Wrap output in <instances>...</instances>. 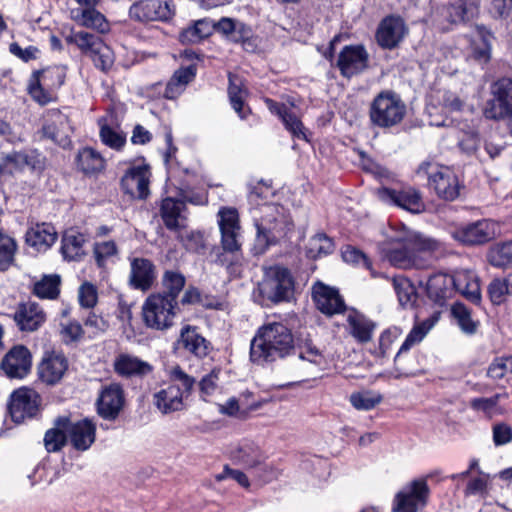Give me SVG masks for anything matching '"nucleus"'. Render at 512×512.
<instances>
[{
  "label": "nucleus",
  "mask_w": 512,
  "mask_h": 512,
  "mask_svg": "<svg viewBox=\"0 0 512 512\" xmlns=\"http://www.w3.org/2000/svg\"><path fill=\"white\" fill-rule=\"evenodd\" d=\"M295 349L294 336L282 322H268L260 326L250 344L252 362L263 364L283 359Z\"/></svg>",
  "instance_id": "1"
},
{
  "label": "nucleus",
  "mask_w": 512,
  "mask_h": 512,
  "mask_svg": "<svg viewBox=\"0 0 512 512\" xmlns=\"http://www.w3.org/2000/svg\"><path fill=\"white\" fill-rule=\"evenodd\" d=\"M387 228L389 232L384 233L388 236L389 243L398 242L402 245L401 248H385L390 262L398 267L405 268L415 264L417 252L431 253L441 246L440 241L420 233H412L406 226Z\"/></svg>",
  "instance_id": "2"
},
{
  "label": "nucleus",
  "mask_w": 512,
  "mask_h": 512,
  "mask_svg": "<svg viewBox=\"0 0 512 512\" xmlns=\"http://www.w3.org/2000/svg\"><path fill=\"white\" fill-rule=\"evenodd\" d=\"M406 114V105L392 91L380 92L372 101L369 109L371 122L380 128L398 125Z\"/></svg>",
  "instance_id": "3"
},
{
  "label": "nucleus",
  "mask_w": 512,
  "mask_h": 512,
  "mask_svg": "<svg viewBox=\"0 0 512 512\" xmlns=\"http://www.w3.org/2000/svg\"><path fill=\"white\" fill-rule=\"evenodd\" d=\"M177 302L164 294H151L142 305V317L148 328L166 330L173 325Z\"/></svg>",
  "instance_id": "4"
},
{
  "label": "nucleus",
  "mask_w": 512,
  "mask_h": 512,
  "mask_svg": "<svg viewBox=\"0 0 512 512\" xmlns=\"http://www.w3.org/2000/svg\"><path fill=\"white\" fill-rule=\"evenodd\" d=\"M65 78L66 71L62 66L35 71L29 80L28 93L34 101L46 105L53 101L54 91L63 85Z\"/></svg>",
  "instance_id": "5"
},
{
  "label": "nucleus",
  "mask_w": 512,
  "mask_h": 512,
  "mask_svg": "<svg viewBox=\"0 0 512 512\" xmlns=\"http://www.w3.org/2000/svg\"><path fill=\"white\" fill-rule=\"evenodd\" d=\"M68 43L75 44L82 52L89 55L96 67L105 71L114 63V53L101 38L85 32H72L66 37Z\"/></svg>",
  "instance_id": "6"
},
{
  "label": "nucleus",
  "mask_w": 512,
  "mask_h": 512,
  "mask_svg": "<svg viewBox=\"0 0 512 512\" xmlns=\"http://www.w3.org/2000/svg\"><path fill=\"white\" fill-rule=\"evenodd\" d=\"M260 292L272 302L289 300L294 290V280L290 271L284 267L269 268L259 286Z\"/></svg>",
  "instance_id": "7"
},
{
  "label": "nucleus",
  "mask_w": 512,
  "mask_h": 512,
  "mask_svg": "<svg viewBox=\"0 0 512 512\" xmlns=\"http://www.w3.org/2000/svg\"><path fill=\"white\" fill-rule=\"evenodd\" d=\"M429 493L426 479L411 481L395 495L392 512H418L426 506Z\"/></svg>",
  "instance_id": "8"
},
{
  "label": "nucleus",
  "mask_w": 512,
  "mask_h": 512,
  "mask_svg": "<svg viewBox=\"0 0 512 512\" xmlns=\"http://www.w3.org/2000/svg\"><path fill=\"white\" fill-rule=\"evenodd\" d=\"M486 118L498 120L512 113V80L500 79L491 87V98L483 108Z\"/></svg>",
  "instance_id": "9"
},
{
  "label": "nucleus",
  "mask_w": 512,
  "mask_h": 512,
  "mask_svg": "<svg viewBox=\"0 0 512 512\" xmlns=\"http://www.w3.org/2000/svg\"><path fill=\"white\" fill-rule=\"evenodd\" d=\"M40 396L30 388L21 387L15 390L8 403V410L15 423H21L26 418L33 417L39 408Z\"/></svg>",
  "instance_id": "10"
},
{
  "label": "nucleus",
  "mask_w": 512,
  "mask_h": 512,
  "mask_svg": "<svg viewBox=\"0 0 512 512\" xmlns=\"http://www.w3.org/2000/svg\"><path fill=\"white\" fill-rule=\"evenodd\" d=\"M59 426L64 427L68 441L77 451H86L96 438V425L89 419L72 422L69 418H59Z\"/></svg>",
  "instance_id": "11"
},
{
  "label": "nucleus",
  "mask_w": 512,
  "mask_h": 512,
  "mask_svg": "<svg viewBox=\"0 0 512 512\" xmlns=\"http://www.w3.org/2000/svg\"><path fill=\"white\" fill-rule=\"evenodd\" d=\"M172 14L170 4L162 0H139L129 9L130 18L138 22L166 21Z\"/></svg>",
  "instance_id": "12"
},
{
  "label": "nucleus",
  "mask_w": 512,
  "mask_h": 512,
  "mask_svg": "<svg viewBox=\"0 0 512 512\" xmlns=\"http://www.w3.org/2000/svg\"><path fill=\"white\" fill-rule=\"evenodd\" d=\"M68 367V359L63 353L46 352L37 367L38 377L46 385L53 386L63 379Z\"/></svg>",
  "instance_id": "13"
},
{
  "label": "nucleus",
  "mask_w": 512,
  "mask_h": 512,
  "mask_svg": "<svg viewBox=\"0 0 512 512\" xmlns=\"http://www.w3.org/2000/svg\"><path fill=\"white\" fill-rule=\"evenodd\" d=\"M312 299L319 311L332 316L345 310V303L338 290L322 282H316L312 287Z\"/></svg>",
  "instance_id": "14"
},
{
  "label": "nucleus",
  "mask_w": 512,
  "mask_h": 512,
  "mask_svg": "<svg viewBox=\"0 0 512 512\" xmlns=\"http://www.w3.org/2000/svg\"><path fill=\"white\" fill-rule=\"evenodd\" d=\"M31 366V353L23 345L14 346L1 362V369L9 378H24L30 372Z\"/></svg>",
  "instance_id": "15"
},
{
  "label": "nucleus",
  "mask_w": 512,
  "mask_h": 512,
  "mask_svg": "<svg viewBox=\"0 0 512 512\" xmlns=\"http://www.w3.org/2000/svg\"><path fill=\"white\" fill-rule=\"evenodd\" d=\"M429 184L437 195L448 201L455 200L460 193V185L455 173L448 167H437L429 172Z\"/></svg>",
  "instance_id": "16"
},
{
  "label": "nucleus",
  "mask_w": 512,
  "mask_h": 512,
  "mask_svg": "<svg viewBox=\"0 0 512 512\" xmlns=\"http://www.w3.org/2000/svg\"><path fill=\"white\" fill-rule=\"evenodd\" d=\"M151 172L148 166L130 168L121 180L126 193L134 198L146 199L149 195V183Z\"/></svg>",
  "instance_id": "17"
},
{
  "label": "nucleus",
  "mask_w": 512,
  "mask_h": 512,
  "mask_svg": "<svg viewBox=\"0 0 512 512\" xmlns=\"http://www.w3.org/2000/svg\"><path fill=\"white\" fill-rule=\"evenodd\" d=\"M378 197L384 202L393 203L411 213H420L424 209L419 193L412 188L401 191L382 188L378 190Z\"/></svg>",
  "instance_id": "18"
},
{
  "label": "nucleus",
  "mask_w": 512,
  "mask_h": 512,
  "mask_svg": "<svg viewBox=\"0 0 512 512\" xmlns=\"http://www.w3.org/2000/svg\"><path fill=\"white\" fill-rule=\"evenodd\" d=\"M368 55L361 46H346L340 53L337 66L341 74L350 78L367 67Z\"/></svg>",
  "instance_id": "19"
},
{
  "label": "nucleus",
  "mask_w": 512,
  "mask_h": 512,
  "mask_svg": "<svg viewBox=\"0 0 512 512\" xmlns=\"http://www.w3.org/2000/svg\"><path fill=\"white\" fill-rule=\"evenodd\" d=\"M407 28L400 17H386L380 23L376 38L380 46L392 49L404 38Z\"/></svg>",
  "instance_id": "20"
},
{
  "label": "nucleus",
  "mask_w": 512,
  "mask_h": 512,
  "mask_svg": "<svg viewBox=\"0 0 512 512\" xmlns=\"http://www.w3.org/2000/svg\"><path fill=\"white\" fill-rule=\"evenodd\" d=\"M14 320L21 331L33 332L46 321V314L39 304L26 302L18 306Z\"/></svg>",
  "instance_id": "21"
},
{
  "label": "nucleus",
  "mask_w": 512,
  "mask_h": 512,
  "mask_svg": "<svg viewBox=\"0 0 512 512\" xmlns=\"http://www.w3.org/2000/svg\"><path fill=\"white\" fill-rule=\"evenodd\" d=\"M124 404L123 390L117 384L105 387L98 401V413L105 419H115Z\"/></svg>",
  "instance_id": "22"
},
{
  "label": "nucleus",
  "mask_w": 512,
  "mask_h": 512,
  "mask_svg": "<svg viewBox=\"0 0 512 512\" xmlns=\"http://www.w3.org/2000/svg\"><path fill=\"white\" fill-rule=\"evenodd\" d=\"M113 367L118 375L126 378L143 377L153 370L151 364L128 353L119 354L114 360Z\"/></svg>",
  "instance_id": "23"
},
{
  "label": "nucleus",
  "mask_w": 512,
  "mask_h": 512,
  "mask_svg": "<svg viewBox=\"0 0 512 512\" xmlns=\"http://www.w3.org/2000/svg\"><path fill=\"white\" fill-rule=\"evenodd\" d=\"M451 281L455 289L467 300L474 304H480L482 295L477 275L470 270H458Z\"/></svg>",
  "instance_id": "24"
},
{
  "label": "nucleus",
  "mask_w": 512,
  "mask_h": 512,
  "mask_svg": "<svg viewBox=\"0 0 512 512\" xmlns=\"http://www.w3.org/2000/svg\"><path fill=\"white\" fill-rule=\"evenodd\" d=\"M450 231L453 238L463 245H481L496 237V233L489 226H452Z\"/></svg>",
  "instance_id": "25"
},
{
  "label": "nucleus",
  "mask_w": 512,
  "mask_h": 512,
  "mask_svg": "<svg viewBox=\"0 0 512 512\" xmlns=\"http://www.w3.org/2000/svg\"><path fill=\"white\" fill-rule=\"evenodd\" d=\"M156 278L155 266L145 258H134L131 261L129 283L142 291L149 290Z\"/></svg>",
  "instance_id": "26"
},
{
  "label": "nucleus",
  "mask_w": 512,
  "mask_h": 512,
  "mask_svg": "<svg viewBox=\"0 0 512 512\" xmlns=\"http://www.w3.org/2000/svg\"><path fill=\"white\" fill-rule=\"evenodd\" d=\"M184 393L180 386L169 384L153 396L154 404L163 413L168 414L183 408Z\"/></svg>",
  "instance_id": "27"
},
{
  "label": "nucleus",
  "mask_w": 512,
  "mask_h": 512,
  "mask_svg": "<svg viewBox=\"0 0 512 512\" xmlns=\"http://www.w3.org/2000/svg\"><path fill=\"white\" fill-rule=\"evenodd\" d=\"M76 166L86 176H96L104 171L106 160L99 151L91 147H84L78 151Z\"/></svg>",
  "instance_id": "28"
},
{
  "label": "nucleus",
  "mask_w": 512,
  "mask_h": 512,
  "mask_svg": "<svg viewBox=\"0 0 512 512\" xmlns=\"http://www.w3.org/2000/svg\"><path fill=\"white\" fill-rule=\"evenodd\" d=\"M349 334L359 343H367L372 339L376 324L363 314L351 311L347 315Z\"/></svg>",
  "instance_id": "29"
},
{
  "label": "nucleus",
  "mask_w": 512,
  "mask_h": 512,
  "mask_svg": "<svg viewBox=\"0 0 512 512\" xmlns=\"http://www.w3.org/2000/svg\"><path fill=\"white\" fill-rule=\"evenodd\" d=\"M54 226H31L26 232V242L37 251H46L57 240Z\"/></svg>",
  "instance_id": "30"
},
{
  "label": "nucleus",
  "mask_w": 512,
  "mask_h": 512,
  "mask_svg": "<svg viewBox=\"0 0 512 512\" xmlns=\"http://www.w3.org/2000/svg\"><path fill=\"white\" fill-rule=\"evenodd\" d=\"M72 19L80 26L105 33L109 30V24L99 11L93 7L76 9L72 11Z\"/></svg>",
  "instance_id": "31"
},
{
  "label": "nucleus",
  "mask_w": 512,
  "mask_h": 512,
  "mask_svg": "<svg viewBox=\"0 0 512 512\" xmlns=\"http://www.w3.org/2000/svg\"><path fill=\"white\" fill-rule=\"evenodd\" d=\"M250 395L249 391H245L239 397H230L225 403L218 405L219 413L236 418H244L250 411L259 408V404L255 402L244 401V397Z\"/></svg>",
  "instance_id": "32"
},
{
  "label": "nucleus",
  "mask_w": 512,
  "mask_h": 512,
  "mask_svg": "<svg viewBox=\"0 0 512 512\" xmlns=\"http://www.w3.org/2000/svg\"><path fill=\"white\" fill-rule=\"evenodd\" d=\"M86 241L84 234L78 232L74 227L65 231L62 238V254L68 260H78L84 255L83 244Z\"/></svg>",
  "instance_id": "33"
},
{
  "label": "nucleus",
  "mask_w": 512,
  "mask_h": 512,
  "mask_svg": "<svg viewBox=\"0 0 512 512\" xmlns=\"http://www.w3.org/2000/svg\"><path fill=\"white\" fill-rule=\"evenodd\" d=\"M67 120L64 116L56 114V119L52 122H47L43 128V136L55 144L66 148L70 146L71 140L66 131Z\"/></svg>",
  "instance_id": "34"
},
{
  "label": "nucleus",
  "mask_w": 512,
  "mask_h": 512,
  "mask_svg": "<svg viewBox=\"0 0 512 512\" xmlns=\"http://www.w3.org/2000/svg\"><path fill=\"white\" fill-rule=\"evenodd\" d=\"M180 341L183 347L197 357H205L209 351L208 342L195 328L186 326L182 329Z\"/></svg>",
  "instance_id": "35"
},
{
  "label": "nucleus",
  "mask_w": 512,
  "mask_h": 512,
  "mask_svg": "<svg viewBox=\"0 0 512 512\" xmlns=\"http://www.w3.org/2000/svg\"><path fill=\"white\" fill-rule=\"evenodd\" d=\"M195 75L196 68L194 65H189L177 70L166 86L165 97L168 99L175 98L182 92L183 88L194 79Z\"/></svg>",
  "instance_id": "36"
},
{
  "label": "nucleus",
  "mask_w": 512,
  "mask_h": 512,
  "mask_svg": "<svg viewBox=\"0 0 512 512\" xmlns=\"http://www.w3.org/2000/svg\"><path fill=\"white\" fill-rule=\"evenodd\" d=\"M228 78V95L230 103L233 109L238 113L240 118L243 119L245 118V114L243 112V105L248 95V91L244 86L243 80L238 75L229 73Z\"/></svg>",
  "instance_id": "37"
},
{
  "label": "nucleus",
  "mask_w": 512,
  "mask_h": 512,
  "mask_svg": "<svg viewBox=\"0 0 512 512\" xmlns=\"http://www.w3.org/2000/svg\"><path fill=\"white\" fill-rule=\"evenodd\" d=\"M212 26L213 29L223 33L234 42H240L248 38L250 34V29L246 25L235 22L230 18H222L217 23L212 24Z\"/></svg>",
  "instance_id": "38"
},
{
  "label": "nucleus",
  "mask_w": 512,
  "mask_h": 512,
  "mask_svg": "<svg viewBox=\"0 0 512 512\" xmlns=\"http://www.w3.org/2000/svg\"><path fill=\"white\" fill-rule=\"evenodd\" d=\"M213 30L209 21L198 20L193 25L183 29L179 35V40L183 44H195L208 37Z\"/></svg>",
  "instance_id": "39"
},
{
  "label": "nucleus",
  "mask_w": 512,
  "mask_h": 512,
  "mask_svg": "<svg viewBox=\"0 0 512 512\" xmlns=\"http://www.w3.org/2000/svg\"><path fill=\"white\" fill-rule=\"evenodd\" d=\"M487 259L496 268H512V241L491 247L487 254Z\"/></svg>",
  "instance_id": "40"
},
{
  "label": "nucleus",
  "mask_w": 512,
  "mask_h": 512,
  "mask_svg": "<svg viewBox=\"0 0 512 512\" xmlns=\"http://www.w3.org/2000/svg\"><path fill=\"white\" fill-rule=\"evenodd\" d=\"M60 283L59 275H44L34 284L33 292L42 299H56L60 293Z\"/></svg>",
  "instance_id": "41"
},
{
  "label": "nucleus",
  "mask_w": 512,
  "mask_h": 512,
  "mask_svg": "<svg viewBox=\"0 0 512 512\" xmlns=\"http://www.w3.org/2000/svg\"><path fill=\"white\" fill-rule=\"evenodd\" d=\"M487 292L494 305L504 303L507 296L512 295V274L507 278L493 279L488 285Z\"/></svg>",
  "instance_id": "42"
},
{
  "label": "nucleus",
  "mask_w": 512,
  "mask_h": 512,
  "mask_svg": "<svg viewBox=\"0 0 512 512\" xmlns=\"http://www.w3.org/2000/svg\"><path fill=\"white\" fill-rule=\"evenodd\" d=\"M383 400L381 393L373 390H363L350 395L349 401L356 410L369 411Z\"/></svg>",
  "instance_id": "43"
},
{
  "label": "nucleus",
  "mask_w": 512,
  "mask_h": 512,
  "mask_svg": "<svg viewBox=\"0 0 512 512\" xmlns=\"http://www.w3.org/2000/svg\"><path fill=\"white\" fill-rule=\"evenodd\" d=\"M99 125V136L104 145L114 150H120L125 145L126 135L122 131L112 128L105 118L99 120Z\"/></svg>",
  "instance_id": "44"
},
{
  "label": "nucleus",
  "mask_w": 512,
  "mask_h": 512,
  "mask_svg": "<svg viewBox=\"0 0 512 512\" xmlns=\"http://www.w3.org/2000/svg\"><path fill=\"white\" fill-rule=\"evenodd\" d=\"M185 282V277L180 272L166 271L162 277V285L165 289L162 294L168 299H173V302H177V297L184 288Z\"/></svg>",
  "instance_id": "45"
},
{
  "label": "nucleus",
  "mask_w": 512,
  "mask_h": 512,
  "mask_svg": "<svg viewBox=\"0 0 512 512\" xmlns=\"http://www.w3.org/2000/svg\"><path fill=\"white\" fill-rule=\"evenodd\" d=\"M437 321L436 317H431L421 323L416 324L407 335L404 343L399 349V353L408 351L413 345L421 342L426 334L432 329Z\"/></svg>",
  "instance_id": "46"
},
{
  "label": "nucleus",
  "mask_w": 512,
  "mask_h": 512,
  "mask_svg": "<svg viewBox=\"0 0 512 512\" xmlns=\"http://www.w3.org/2000/svg\"><path fill=\"white\" fill-rule=\"evenodd\" d=\"M180 237L187 250L199 252L205 247L203 234L198 230H187V226H169Z\"/></svg>",
  "instance_id": "47"
},
{
  "label": "nucleus",
  "mask_w": 512,
  "mask_h": 512,
  "mask_svg": "<svg viewBox=\"0 0 512 512\" xmlns=\"http://www.w3.org/2000/svg\"><path fill=\"white\" fill-rule=\"evenodd\" d=\"M185 204L173 198H166L161 204V216L165 224H177L178 220H184L182 215Z\"/></svg>",
  "instance_id": "48"
},
{
  "label": "nucleus",
  "mask_w": 512,
  "mask_h": 512,
  "mask_svg": "<svg viewBox=\"0 0 512 512\" xmlns=\"http://www.w3.org/2000/svg\"><path fill=\"white\" fill-rule=\"evenodd\" d=\"M499 396L492 397H479L470 401V407L476 411L481 412L488 418H493L495 415H502L504 409L498 406Z\"/></svg>",
  "instance_id": "49"
},
{
  "label": "nucleus",
  "mask_w": 512,
  "mask_h": 512,
  "mask_svg": "<svg viewBox=\"0 0 512 512\" xmlns=\"http://www.w3.org/2000/svg\"><path fill=\"white\" fill-rule=\"evenodd\" d=\"M393 287L401 306L408 307L413 305L416 300V292L414 286L408 279L395 277L393 279Z\"/></svg>",
  "instance_id": "50"
},
{
  "label": "nucleus",
  "mask_w": 512,
  "mask_h": 512,
  "mask_svg": "<svg viewBox=\"0 0 512 512\" xmlns=\"http://www.w3.org/2000/svg\"><path fill=\"white\" fill-rule=\"evenodd\" d=\"M334 244L325 234H316L310 238L307 246V255L316 258L322 254L326 255L333 251Z\"/></svg>",
  "instance_id": "51"
},
{
  "label": "nucleus",
  "mask_w": 512,
  "mask_h": 512,
  "mask_svg": "<svg viewBox=\"0 0 512 512\" xmlns=\"http://www.w3.org/2000/svg\"><path fill=\"white\" fill-rule=\"evenodd\" d=\"M68 441L64 427L59 426V419L55 422V427L48 430L44 437V444L48 452L59 451Z\"/></svg>",
  "instance_id": "52"
},
{
  "label": "nucleus",
  "mask_w": 512,
  "mask_h": 512,
  "mask_svg": "<svg viewBox=\"0 0 512 512\" xmlns=\"http://www.w3.org/2000/svg\"><path fill=\"white\" fill-rule=\"evenodd\" d=\"M16 250L17 245L12 237L0 236V271H6L14 264Z\"/></svg>",
  "instance_id": "53"
},
{
  "label": "nucleus",
  "mask_w": 512,
  "mask_h": 512,
  "mask_svg": "<svg viewBox=\"0 0 512 512\" xmlns=\"http://www.w3.org/2000/svg\"><path fill=\"white\" fill-rule=\"evenodd\" d=\"M451 312L463 332L473 334L476 331L477 324L472 320L471 313L464 304H453Z\"/></svg>",
  "instance_id": "54"
},
{
  "label": "nucleus",
  "mask_w": 512,
  "mask_h": 512,
  "mask_svg": "<svg viewBox=\"0 0 512 512\" xmlns=\"http://www.w3.org/2000/svg\"><path fill=\"white\" fill-rule=\"evenodd\" d=\"M241 226H220L222 246L225 251L236 252L241 247Z\"/></svg>",
  "instance_id": "55"
},
{
  "label": "nucleus",
  "mask_w": 512,
  "mask_h": 512,
  "mask_svg": "<svg viewBox=\"0 0 512 512\" xmlns=\"http://www.w3.org/2000/svg\"><path fill=\"white\" fill-rule=\"evenodd\" d=\"M21 151H12L3 155L0 162V179L6 175L22 172Z\"/></svg>",
  "instance_id": "56"
},
{
  "label": "nucleus",
  "mask_w": 512,
  "mask_h": 512,
  "mask_svg": "<svg viewBox=\"0 0 512 512\" xmlns=\"http://www.w3.org/2000/svg\"><path fill=\"white\" fill-rule=\"evenodd\" d=\"M23 170L26 168L31 172L40 174L46 166V158L37 150L21 151Z\"/></svg>",
  "instance_id": "57"
},
{
  "label": "nucleus",
  "mask_w": 512,
  "mask_h": 512,
  "mask_svg": "<svg viewBox=\"0 0 512 512\" xmlns=\"http://www.w3.org/2000/svg\"><path fill=\"white\" fill-rule=\"evenodd\" d=\"M83 333L82 326L75 320H67L60 323L59 334L65 344L79 341Z\"/></svg>",
  "instance_id": "58"
},
{
  "label": "nucleus",
  "mask_w": 512,
  "mask_h": 512,
  "mask_svg": "<svg viewBox=\"0 0 512 512\" xmlns=\"http://www.w3.org/2000/svg\"><path fill=\"white\" fill-rule=\"evenodd\" d=\"M507 373H512V356L495 358L487 370V376L494 380L502 379Z\"/></svg>",
  "instance_id": "59"
},
{
  "label": "nucleus",
  "mask_w": 512,
  "mask_h": 512,
  "mask_svg": "<svg viewBox=\"0 0 512 512\" xmlns=\"http://www.w3.org/2000/svg\"><path fill=\"white\" fill-rule=\"evenodd\" d=\"M166 373L172 384H181L180 388L183 393H189L192 390L195 379L185 373L180 366H172L166 370Z\"/></svg>",
  "instance_id": "60"
},
{
  "label": "nucleus",
  "mask_w": 512,
  "mask_h": 512,
  "mask_svg": "<svg viewBox=\"0 0 512 512\" xmlns=\"http://www.w3.org/2000/svg\"><path fill=\"white\" fill-rule=\"evenodd\" d=\"M277 115L282 119L285 127L297 137L304 136L303 125L299 118L288 108H278Z\"/></svg>",
  "instance_id": "61"
},
{
  "label": "nucleus",
  "mask_w": 512,
  "mask_h": 512,
  "mask_svg": "<svg viewBox=\"0 0 512 512\" xmlns=\"http://www.w3.org/2000/svg\"><path fill=\"white\" fill-rule=\"evenodd\" d=\"M299 358L318 366L324 362L322 352L310 341L299 346Z\"/></svg>",
  "instance_id": "62"
},
{
  "label": "nucleus",
  "mask_w": 512,
  "mask_h": 512,
  "mask_svg": "<svg viewBox=\"0 0 512 512\" xmlns=\"http://www.w3.org/2000/svg\"><path fill=\"white\" fill-rule=\"evenodd\" d=\"M493 442L503 446L512 441V427L505 422H497L492 426Z\"/></svg>",
  "instance_id": "63"
},
{
  "label": "nucleus",
  "mask_w": 512,
  "mask_h": 512,
  "mask_svg": "<svg viewBox=\"0 0 512 512\" xmlns=\"http://www.w3.org/2000/svg\"><path fill=\"white\" fill-rule=\"evenodd\" d=\"M79 303L82 307L92 308L97 303V289L91 283H84L80 286L78 292Z\"/></svg>",
  "instance_id": "64"
}]
</instances>
